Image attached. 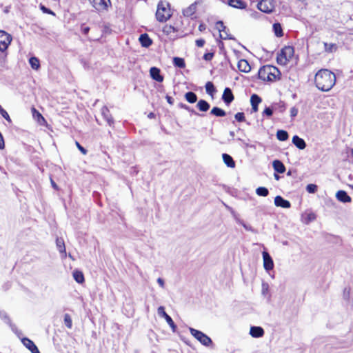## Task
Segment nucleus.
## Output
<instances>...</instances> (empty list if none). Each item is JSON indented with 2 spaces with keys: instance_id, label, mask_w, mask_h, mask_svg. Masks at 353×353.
I'll return each instance as SVG.
<instances>
[{
  "instance_id": "1",
  "label": "nucleus",
  "mask_w": 353,
  "mask_h": 353,
  "mask_svg": "<svg viewBox=\"0 0 353 353\" xmlns=\"http://www.w3.org/2000/svg\"><path fill=\"white\" fill-rule=\"evenodd\" d=\"M314 82L319 90L327 92L335 85L336 76L328 69H321L315 74Z\"/></svg>"
},
{
  "instance_id": "2",
  "label": "nucleus",
  "mask_w": 353,
  "mask_h": 353,
  "mask_svg": "<svg viewBox=\"0 0 353 353\" xmlns=\"http://www.w3.org/2000/svg\"><path fill=\"white\" fill-rule=\"evenodd\" d=\"M280 74L279 69L272 65H264L258 72V77L260 79L268 81H275Z\"/></svg>"
},
{
  "instance_id": "3",
  "label": "nucleus",
  "mask_w": 353,
  "mask_h": 353,
  "mask_svg": "<svg viewBox=\"0 0 353 353\" xmlns=\"http://www.w3.org/2000/svg\"><path fill=\"white\" fill-rule=\"evenodd\" d=\"M172 16L170 9V4L166 2L160 1L157 6L156 18L159 22H165Z\"/></svg>"
},
{
  "instance_id": "4",
  "label": "nucleus",
  "mask_w": 353,
  "mask_h": 353,
  "mask_svg": "<svg viewBox=\"0 0 353 353\" xmlns=\"http://www.w3.org/2000/svg\"><path fill=\"white\" fill-rule=\"evenodd\" d=\"M294 54V49L292 46H285L277 57V63L280 65H286L292 58Z\"/></svg>"
},
{
  "instance_id": "5",
  "label": "nucleus",
  "mask_w": 353,
  "mask_h": 353,
  "mask_svg": "<svg viewBox=\"0 0 353 353\" xmlns=\"http://www.w3.org/2000/svg\"><path fill=\"white\" fill-rule=\"evenodd\" d=\"M189 330L190 334L202 345L208 347L212 343L211 339L203 332L192 327H190Z\"/></svg>"
},
{
  "instance_id": "6",
  "label": "nucleus",
  "mask_w": 353,
  "mask_h": 353,
  "mask_svg": "<svg viewBox=\"0 0 353 353\" xmlns=\"http://www.w3.org/2000/svg\"><path fill=\"white\" fill-rule=\"evenodd\" d=\"M90 3L98 12L108 10L111 6L110 0H89Z\"/></svg>"
},
{
  "instance_id": "7",
  "label": "nucleus",
  "mask_w": 353,
  "mask_h": 353,
  "mask_svg": "<svg viewBox=\"0 0 353 353\" xmlns=\"http://www.w3.org/2000/svg\"><path fill=\"white\" fill-rule=\"evenodd\" d=\"M12 41V36L3 30H0V51H6Z\"/></svg>"
},
{
  "instance_id": "8",
  "label": "nucleus",
  "mask_w": 353,
  "mask_h": 353,
  "mask_svg": "<svg viewBox=\"0 0 353 353\" xmlns=\"http://www.w3.org/2000/svg\"><path fill=\"white\" fill-rule=\"evenodd\" d=\"M259 10L265 13H271L274 8L273 0H261L257 5Z\"/></svg>"
},
{
  "instance_id": "9",
  "label": "nucleus",
  "mask_w": 353,
  "mask_h": 353,
  "mask_svg": "<svg viewBox=\"0 0 353 353\" xmlns=\"http://www.w3.org/2000/svg\"><path fill=\"white\" fill-rule=\"evenodd\" d=\"M262 255L264 269L268 272L272 270L274 268V261L272 256L266 251H263Z\"/></svg>"
},
{
  "instance_id": "10",
  "label": "nucleus",
  "mask_w": 353,
  "mask_h": 353,
  "mask_svg": "<svg viewBox=\"0 0 353 353\" xmlns=\"http://www.w3.org/2000/svg\"><path fill=\"white\" fill-rule=\"evenodd\" d=\"M234 99V97L232 90L230 88H225L222 95L223 102L227 105H229L233 101Z\"/></svg>"
},
{
  "instance_id": "11",
  "label": "nucleus",
  "mask_w": 353,
  "mask_h": 353,
  "mask_svg": "<svg viewBox=\"0 0 353 353\" xmlns=\"http://www.w3.org/2000/svg\"><path fill=\"white\" fill-rule=\"evenodd\" d=\"M22 343L23 345L26 346L32 353H40L34 342L28 338H23L22 339Z\"/></svg>"
},
{
  "instance_id": "12",
  "label": "nucleus",
  "mask_w": 353,
  "mask_h": 353,
  "mask_svg": "<svg viewBox=\"0 0 353 353\" xmlns=\"http://www.w3.org/2000/svg\"><path fill=\"white\" fill-rule=\"evenodd\" d=\"M274 204L276 206L283 208H290L291 207L290 202L284 199L281 196H276L274 198Z\"/></svg>"
},
{
  "instance_id": "13",
  "label": "nucleus",
  "mask_w": 353,
  "mask_h": 353,
  "mask_svg": "<svg viewBox=\"0 0 353 353\" xmlns=\"http://www.w3.org/2000/svg\"><path fill=\"white\" fill-rule=\"evenodd\" d=\"M150 74L154 80L158 82H162L163 81V77L161 74V70L158 68L152 67L150 70Z\"/></svg>"
},
{
  "instance_id": "14",
  "label": "nucleus",
  "mask_w": 353,
  "mask_h": 353,
  "mask_svg": "<svg viewBox=\"0 0 353 353\" xmlns=\"http://www.w3.org/2000/svg\"><path fill=\"white\" fill-rule=\"evenodd\" d=\"M101 114L110 126H112L114 124V119L110 112V110L106 106H103L101 108Z\"/></svg>"
},
{
  "instance_id": "15",
  "label": "nucleus",
  "mask_w": 353,
  "mask_h": 353,
  "mask_svg": "<svg viewBox=\"0 0 353 353\" xmlns=\"http://www.w3.org/2000/svg\"><path fill=\"white\" fill-rule=\"evenodd\" d=\"M261 102V98L256 94H253L250 97V103L252 105V112H256L258 111L259 104Z\"/></svg>"
},
{
  "instance_id": "16",
  "label": "nucleus",
  "mask_w": 353,
  "mask_h": 353,
  "mask_svg": "<svg viewBox=\"0 0 353 353\" xmlns=\"http://www.w3.org/2000/svg\"><path fill=\"white\" fill-rule=\"evenodd\" d=\"M292 143L299 150H303L306 148V143L303 139L299 137L298 135H294L292 137Z\"/></svg>"
},
{
  "instance_id": "17",
  "label": "nucleus",
  "mask_w": 353,
  "mask_h": 353,
  "mask_svg": "<svg viewBox=\"0 0 353 353\" xmlns=\"http://www.w3.org/2000/svg\"><path fill=\"white\" fill-rule=\"evenodd\" d=\"M336 199L343 203H350L352 201L351 197L344 190H339L336 194Z\"/></svg>"
},
{
  "instance_id": "18",
  "label": "nucleus",
  "mask_w": 353,
  "mask_h": 353,
  "mask_svg": "<svg viewBox=\"0 0 353 353\" xmlns=\"http://www.w3.org/2000/svg\"><path fill=\"white\" fill-rule=\"evenodd\" d=\"M250 334L254 338L262 337L264 335V330L261 327L252 326L250 327Z\"/></svg>"
},
{
  "instance_id": "19",
  "label": "nucleus",
  "mask_w": 353,
  "mask_h": 353,
  "mask_svg": "<svg viewBox=\"0 0 353 353\" xmlns=\"http://www.w3.org/2000/svg\"><path fill=\"white\" fill-rule=\"evenodd\" d=\"M139 40L141 45L144 48H148L152 43V39L149 37L148 34L146 33L141 34Z\"/></svg>"
},
{
  "instance_id": "20",
  "label": "nucleus",
  "mask_w": 353,
  "mask_h": 353,
  "mask_svg": "<svg viewBox=\"0 0 353 353\" xmlns=\"http://www.w3.org/2000/svg\"><path fill=\"white\" fill-rule=\"evenodd\" d=\"M238 68L241 72L248 73L250 71L251 67L248 61L245 59H241L238 62Z\"/></svg>"
},
{
  "instance_id": "21",
  "label": "nucleus",
  "mask_w": 353,
  "mask_h": 353,
  "mask_svg": "<svg viewBox=\"0 0 353 353\" xmlns=\"http://www.w3.org/2000/svg\"><path fill=\"white\" fill-rule=\"evenodd\" d=\"M272 166L274 170L278 173L283 174L285 172V167L280 160H274L272 162Z\"/></svg>"
},
{
  "instance_id": "22",
  "label": "nucleus",
  "mask_w": 353,
  "mask_h": 353,
  "mask_svg": "<svg viewBox=\"0 0 353 353\" xmlns=\"http://www.w3.org/2000/svg\"><path fill=\"white\" fill-rule=\"evenodd\" d=\"M196 10V3H192L188 8L183 10V14L184 17H192Z\"/></svg>"
},
{
  "instance_id": "23",
  "label": "nucleus",
  "mask_w": 353,
  "mask_h": 353,
  "mask_svg": "<svg viewBox=\"0 0 353 353\" xmlns=\"http://www.w3.org/2000/svg\"><path fill=\"white\" fill-rule=\"evenodd\" d=\"M222 158L224 163L228 167L231 168H234L235 167V161L230 154L224 153L222 154Z\"/></svg>"
},
{
  "instance_id": "24",
  "label": "nucleus",
  "mask_w": 353,
  "mask_h": 353,
  "mask_svg": "<svg viewBox=\"0 0 353 353\" xmlns=\"http://www.w3.org/2000/svg\"><path fill=\"white\" fill-rule=\"evenodd\" d=\"M228 3L230 6L243 9L246 7V3L242 0H228Z\"/></svg>"
},
{
  "instance_id": "25",
  "label": "nucleus",
  "mask_w": 353,
  "mask_h": 353,
  "mask_svg": "<svg viewBox=\"0 0 353 353\" xmlns=\"http://www.w3.org/2000/svg\"><path fill=\"white\" fill-rule=\"evenodd\" d=\"M56 245L59 252L66 256V250L64 241L62 238H57L56 240Z\"/></svg>"
},
{
  "instance_id": "26",
  "label": "nucleus",
  "mask_w": 353,
  "mask_h": 353,
  "mask_svg": "<svg viewBox=\"0 0 353 353\" xmlns=\"http://www.w3.org/2000/svg\"><path fill=\"white\" fill-rule=\"evenodd\" d=\"M196 107L201 112H207L210 109V105L205 100L200 99L196 104Z\"/></svg>"
},
{
  "instance_id": "27",
  "label": "nucleus",
  "mask_w": 353,
  "mask_h": 353,
  "mask_svg": "<svg viewBox=\"0 0 353 353\" xmlns=\"http://www.w3.org/2000/svg\"><path fill=\"white\" fill-rule=\"evenodd\" d=\"M72 276L75 281L78 283H83L85 281L83 272L78 270H74L72 272Z\"/></svg>"
},
{
  "instance_id": "28",
  "label": "nucleus",
  "mask_w": 353,
  "mask_h": 353,
  "mask_svg": "<svg viewBox=\"0 0 353 353\" xmlns=\"http://www.w3.org/2000/svg\"><path fill=\"white\" fill-rule=\"evenodd\" d=\"M272 107H273L274 111H278L281 113L284 112L286 110V105L283 101L274 103L272 104Z\"/></svg>"
},
{
  "instance_id": "29",
  "label": "nucleus",
  "mask_w": 353,
  "mask_h": 353,
  "mask_svg": "<svg viewBox=\"0 0 353 353\" xmlns=\"http://www.w3.org/2000/svg\"><path fill=\"white\" fill-rule=\"evenodd\" d=\"M184 97L185 100L190 103H194L197 101V95L192 91L186 92Z\"/></svg>"
},
{
  "instance_id": "30",
  "label": "nucleus",
  "mask_w": 353,
  "mask_h": 353,
  "mask_svg": "<svg viewBox=\"0 0 353 353\" xmlns=\"http://www.w3.org/2000/svg\"><path fill=\"white\" fill-rule=\"evenodd\" d=\"M210 114L219 117H223L226 115L225 111L219 107H214L211 110Z\"/></svg>"
},
{
  "instance_id": "31",
  "label": "nucleus",
  "mask_w": 353,
  "mask_h": 353,
  "mask_svg": "<svg viewBox=\"0 0 353 353\" xmlns=\"http://www.w3.org/2000/svg\"><path fill=\"white\" fill-rule=\"evenodd\" d=\"M276 138L281 141H285L288 139L289 135L287 131L284 130H279L276 132Z\"/></svg>"
},
{
  "instance_id": "32",
  "label": "nucleus",
  "mask_w": 353,
  "mask_h": 353,
  "mask_svg": "<svg viewBox=\"0 0 353 353\" xmlns=\"http://www.w3.org/2000/svg\"><path fill=\"white\" fill-rule=\"evenodd\" d=\"M273 30H274V34L277 37H281L283 35V29L279 23H275L273 24Z\"/></svg>"
},
{
  "instance_id": "33",
  "label": "nucleus",
  "mask_w": 353,
  "mask_h": 353,
  "mask_svg": "<svg viewBox=\"0 0 353 353\" xmlns=\"http://www.w3.org/2000/svg\"><path fill=\"white\" fill-rule=\"evenodd\" d=\"M29 63L31 68L34 70H37L40 68V63L38 58L35 57H30L29 59Z\"/></svg>"
},
{
  "instance_id": "34",
  "label": "nucleus",
  "mask_w": 353,
  "mask_h": 353,
  "mask_svg": "<svg viewBox=\"0 0 353 353\" xmlns=\"http://www.w3.org/2000/svg\"><path fill=\"white\" fill-rule=\"evenodd\" d=\"M173 64L174 66L179 68H184L185 67V61L181 57H174Z\"/></svg>"
},
{
  "instance_id": "35",
  "label": "nucleus",
  "mask_w": 353,
  "mask_h": 353,
  "mask_svg": "<svg viewBox=\"0 0 353 353\" xmlns=\"http://www.w3.org/2000/svg\"><path fill=\"white\" fill-rule=\"evenodd\" d=\"M325 47V51L328 53L335 52L337 50V46L335 43H323Z\"/></svg>"
},
{
  "instance_id": "36",
  "label": "nucleus",
  "mask_w": 353,
  "mask_h": 353,
  "mask_svg": "<svg viewBox=\"0 0 353 353\" xmlns=\"http://www.w3.org/2000/svg\"><path fill=\"white\" fill-rule=\"evenodd\" d=\"M0 318L5 321L6 323H8L12 330L14 331L15 326L11 323V321L8 316L7 314L4 311L0 310Z\"/></svg>"
},
{
  "instance_id": "37",
  "label": "nucleus",
  "mask_w": 353,
  "mask_h": 353,
  "mask_svg": "<svg viewBox=\"0 0 353 353\" xmlns=\"http://www.w3.org/2000/svg\"><path fill=\"white\" fill-rule=\"evenodd\" d=\"M205 88L206 92L210 95H212L216 92L214 85L211 81H208L205 85Z\"/></svg>"
},
{
  "instance_id": "38",
  "label": "nucleus",
  "mask_w": 353,
  "mask_h": 353,
  "mask_svg": "<svg viewBox=\"0 0 353 353\" xmlns=\"http://www.w3.org/2000/svg\"><path fill=\"white\" fill-rule=\"evenodd\" d=\"M256 193L261 196H267L269 194V190L265 187H259L256 190Z\"/></svg>"
},
{
  "instance_id": "39",
  "label": "nucleus",
  "mask_w": 353,
  "mask_h": 353,
  "mask_svg": "<svg viewBox=\"0 0 353 353\" xmlns=\"http://www.w3.org/2000/svg\"><path fill=\"white\" fill-rule=\"evenodd\" d=\"M177 30L176 28H174V26H171V25H165L163 28V32L166 34V35H169L172 32H176Z\"/></svg>"
},
{
  "instance_id": "40",
  "label": "nucleus",
  "mask_w": 353,
  "mask_h": 353,
  "mask_svg": "<svg viewBox=\"0 0 353 353\" xmlns=\"http://www.w3.org/2000/svg\"><path fill=\"white\" fill-rule=\"evenodd\" d=\"M178 105L180 108L184 109V110L188 111L189 112H190L191 114L201 116V114H199L194 109H192V108H190V106L187 105L185 103H179Z\"/></svg>"
},
{
  "instance_id": "41",
  "label": "nucleus",
  "mask_w": 353,
  "mask_h": 353,
  "mask_svg": "<svg viewBox=\"0 0 353 353\" xmlns=\"http://www.w3.org/2000/svg\"><path fill=\"white\" fill-rule=\"evenodd\" d=\"M316 219V215L313 212L307 213L305 215V223L308 224L310 222Z\"/></svg>"
},
{
  "instance_id": "42",
  "label": "nucleus",
  "mask_w": 353,
  "mask_h": 353,
  "mask_svg": "<svg viewBox=\"0 0 353 353\" xmlns=\"http://www.w3.org/2000/svg\"><path fill=\"white\" fill-rule=\"evenodd\" d=\"M229 30L227 28L225 32H222L223 33H220L219 34V37L221 39H229V40H233L234 39V38L231 36L230 34H229Z\"/></svg>"
},
{
  "instance_id": "43",
  "label": "nucleus",
  "mask_w": 353,
  "mask_h": 353,
  "mask_svg": "<svg viewBox=\"0 0 353 353\" xmlns=\"http://www.w3.org/2000/svg\"><path fill=\"white\" fill-rule=\"evenodd\" d=\"M64 323L65 326L68 328H71L72 325V319L70 314H64Z\"/></svg>"
},
{
  "instance_id": "44",
  "label": "nucleus",
  "mask_w": 353,
  "mask_h": 353,
  "mask_svg": "<svg viewBox=\"0 0 353 353\" xmlns=\"http://www.w3.org/2000/svg\"><path fill=\"white\" fill-rule=\"evenodd\" d=\"M166 322L172 328V330L173 332H175L176 330V325H175L174 322L173 321L172 319L170 316H167L165 318Z\"/></svg>"
},
{
  "instance_id": "45",
  "label": "nucleus",
  "mask_w": 353,
  "mask_h": 353,
  "mask_svg": "<svg viewBox=\"0 0 353 353\" xmlns=\"http://www.w3.org/2000/svg\"><path fill=\"white\" fill-rule=\"evenodd\" d=\"M216 28L219 31L220 33L222 32H225L227 29V27L224 25L222 21H218L216 23Z\"/></svg>"
},
{
  "instance_id": "46",
  "label": "nucleus",
  "mask_w": 353,
  "mask_h": 353,
  "mask_svg": "<svg viewBox=\"0 0 353 353\" xmlns=\"http://www.w3.org/2000/svg\"><path fill=\"white\" fill-rule=\"evenodd\" d=\"M0 114L1 115L10 123H12V120L8 114V113L2 108H0Z\"/></svg>"
},
{
  "instance_id": "47",
  "label": "nucleus",
  "mask_w": 353,
  "mask_h": 353,
  "mask_svg": "<svg viewBox=\"0 0 353 353\" xmlns=\"http://www.w3.org/2000/svg\"><path fill=\"white\" fill-rule=\"evenodd\" d=\"M33 110V116L37 117L38 122L41 123V121H45L44 117L42 116V114L36 110L34 108H32Z\"/></svg>"
},
{
  "instance_id": "48",
  "label": "nucleus",
  "mask_w": 353,
  "mask_h": 353,
  "mask_svg": "<svg viewBox=\"0 0 353 353\" xmlns=\"http://www.w3.org/2000/svg\"><path fill=\"white\" fill-rule=\"evenodd\" d=\"M273 111H274V109H273L272 106V107H266L263 112V115L270 117L272 115Z\"/></svg>"
},
{
  "instance_id": "49",
  "label": "nucleus",
  "mask_w": 353,
  "mask_h": 353,
  "mask_svg": "<svg viewBox=\"0 0 353 353\" xmlns=\"http://www.w3.org/2000/svg\"><path fill=\"white\" fill-rule=\"evenodd\" d=\"M306 190L309 193H315L317 190V185L315 184H308L306 186Z\"/></svg>"
},
{
  "instance_id": "50",
  "label": "nucleus",
  "mask_w": 353,
  "mask_h": 353,
  "mask_svg": "<svg viewBox=\"0 0 353 353\" xmlns=\"http://www.w3.org/2000/svg\"><path fill=\"white\" fill-rule=\"evenodd\" d=\"M234 118L235 119L239 121V122H243L245 121V114L243 112H237L235 115H234Z\"/></svg>"
},
{
  "instance_id": "51",
  "label": "nucleus",
  "mask_w": 353,
  "mask_h": 353,
  "mask_svg": "<svg viewBox=\"0 0 353 353\" xmlns=\"http://www.w3.org/2000/svg\"><path fill=\"white\" fill-rule=\"evenodd\" d=\"M157 312H158V314L162 317H163L164 319L165 318V316H169L165 312V309H164V307L163 306H160L158 307L157 309Z\"/></svg>"
},
{
  "instance_id": "52",
  "label": "nucleus",
  "mask_w": 353,
  "mask_h": 353,
  "mask_svg": "<svg viewBox=\"0 0 353 353\" xmlns=\"http://www.w3.org/2000/svg\"><path fill=\"white\" fill-rule=\"evenodd\" d=\"M237 222L239 223H240L246 230L251 231V232H254V229L250 225H248L246 223H245L243 222V221L238 219Z\"/></svg>"
},
{
  "instance_id": "53",
  "label": "nucleus",
  "mask_w": 353,
  "mask_h": 353,
  "mask_svg": "<svg viewBox=\"0 0 353 353\" xmlns=\"http://www.w3.org/2000/svg\"><path fill=\"white\" fill-rule=\"evenodd\" d=\"M41 10L43 11V13L50 14L52 15H55L54 12L52 11L50 9L46 8V6L41 5L40 6Z\"/></svg>"
},
{
  "instance_id": "54",
  "label": "nucleus",
  "mask_w": 353,
  "mask_h": 353,
  "mask_svg": "<svg viewBox=\"0 0 353 353\" xmlns=\"http://www.w3.org/2000/svg\"><path fill=\"white\" fill-rule=\"evenodd\" d=\"M213 57H214L213 52H207V53L204 54L203 59L205 61H209L212 59Z\"/></svg>"
},
{
  "instance_id": "55",
  "label": "nucleus",
  "mask_w": 353,
  "mask_h": 353,
  "mask_svg": "<svg viewBox=\"0 0 353 353\" xmlns=\"http://www.w3.org/2000/svg\"><path fill=\"white\" fill-rule=\"evenodd\" d=\"M299 110L296 107H292L290 109V116L293 119L298 114Z\"/></svg>"
},
{
  "instance_id": "56",
  "label": "nucleus",
  "mask_w": 353,
  "mask_h": 353,
  "mask_svg": "<svg viewBox=\"0 0 353 353\" xmlns=\"http://www.w3.org/2000/svg\"><path fill=\"white\" fill-rule=\"evenodd\" d=\"M76 145L78 148V149L81 152L82 154H87V150L84 148L79 142H76Z\"/></svg>"
},
{
  "instance_id": "57",
  "label": "nucleus",
  "mask_w": 353,
  "mask_h": 353,
  "mask_svg": "<svg viewBox=\"0 0 353 353\" xmlns=\"http://www.w3.org/2000/svg\"><path fill=\"white\" fill-rule=\"evenodd\" d=\"M205 44V40L203 39L196 40V45L198 47H203Z\"/></svg>"
},
{
  "instance_id": "58",
  "label": "nucleus",
  "mask_w": 353,
  "mask_h": 353,
  "mask_svg": "<svg viewBox=\"0 0 353 353\" xmlns=\"http://www.w3.org/2000/svg\"><path fill=\"white\" fill-rule=\"evenodd\" d=\"M90 31V28L88 26H81V32L83 34H88Z\"/></svg>"
},
{
  "instance_id": "59",
  "label": "nucleus",
  "mask_w": 353,
  "mask_h": 353,
  "mask_svg": "<svg viewBox=\"0 0 353 353\" xmlns=\"http://www.w3.org/2000/svg\"><path fill=\"white\" fill-rule=\"evenodd\" d=\"M165 99L167 100V102L169 104L173 105V103H174V99L172 97H170L169 95H166Z\"/></svg>"
},
{
  "instance_id": "60",
  "label": "nucleus",
  "mask_w": 353,
  "mask_h": 353,
  "mask_svg": "<svg viewBox=\"0 0 353 353\" xmlns=\"http://www.w3.org/2000/svg\"><path fill=\"white\" fill-rule=\"evenodd\" d=\"M157 283H159V285L161 287V288H164V285H165V283H164V281L163 279L161 278H158L157 279Z\"/></svg>"
},
{
  "instance_id": "61",
  "label": "nucleus",
  "mask_w": 353,
  "mask_h": 353,
  "mask_svg": "<svg viewBox=\"0 0 353 353\" xmlns=\"http://www.w3.org/2000/svg\"><path fill=\"white\" fill-rule=\"evenodd\" d=\"M206 29V26L203 23H201L199 26V31L201 32H203Z\"/></svg>"
},
{
  "instance_id": "62",
  "label": "nucleus",
  "mask_w": 353,
  "mask_h": 353,
  "mask_svg": "<svg viewBox=\"0 0 353 353\" xmlns=\"http://www.w3.org/2000/svg\"><path fill=\"white\" fill-rule=\"evenodd\" d=\"M262 288L263 293H265V292L267 291L268 289V285L267 283H263Z\"/></svg>"
},
{
  "instance_id": "63",
  "label": "nucleus",
  "mask_w": 353,
  "mask_h": 353,
  "mask_svg": "<svg viewBox=\"0 0 353 353\" xmlns=\"http://www.w3.org/2000/svg\"><path fill=\"white\" fill-rule=\"evenodd\" d=\"M349 293H350V292L347 291V289H345V290H344V296H345V299L348 298Z\"/></svg>"
},
{
  "instance_id": "64",
  "label": "nucleus",
  "mask_w": 353,
  "mask_h": 353,
  "mask_svg": "<svg viewBox=\"0 0 353 353\" xmlns=\"http://www.w3.org/2000/svg\"><path fill=\"white\" fill-rule=\"evenodd\" d=\"M51 183H52V187L54 188V189H57V184L54 183V181L53 180H51Z\"/></svg>"
}]
</instances>
